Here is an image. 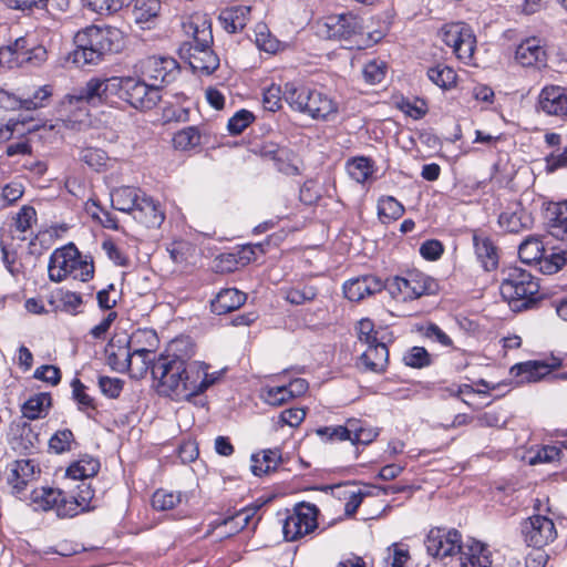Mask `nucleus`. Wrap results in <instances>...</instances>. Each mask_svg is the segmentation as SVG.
<instances>
[{"label": "nucleus", "mask_w": 567, "mask_h": 567, "mask_svg": "<svg viewBox=\"0 0 567 567\" xmlns=\"http://www.w3.org/2000/svg\"><path fill=\"white\" fill-rule=\"evenodd\" d=\"M522 533L528 546L542 548L553 543L557 530L553 519L544 515H533L522 523Z\"/></svg>", "instance_id": "obj_14"}, {"label": "nucleus", "mask_w": 567, "mask_h": 567, "mask_svg": "<svg viewBox=\"0 0 567 567\" xmlns=\"http://www.w3.org/2000/svg\"><path fill=\"white\" fill-rule=\"evenodd\" d=\"M461 534L456 529L433 528L425 539L427 553L435 558H445L462 551Z\"/></svg>", "instance_id": "obj_15"}, {"label": "nucleus", "mask_w": 567, "mask_h": 567, "mask_svg": "<svg viewBox=\"0 0 567 567\" xmlns=\"http://www.w3.org/2000/svg\"><path fill=\"white\" fill-rule=\"evenodd\" d=\"M128 341L133 348V354L143 359L138 367V372L143 373L147 370L150 355L157 349V334L152 329H141L128 337Z\"/></svg>", "instance_id": "obj_22"}, {"label": "nucleus", "mask_w": 567, "mask_h": 567, "mask_svg": "<svg viewBox=\"0 0 567 567\" xmlns=\"http://www.w3.org/2000/svg\"><path fill=\"white\" fill-rule=\"evenodd\" d=\"M100 470L99 460L91 455L84 454L79 460L70 464L65 475L71 480H81L82 482L95 476Z\"/></svg>", "instance_id": "obj_36"}, {"label": "nucleus", "mask_w": 567, "mask_h": 567, "mask_svg": "<svg viewBox=\"0 0 567 567\" xmlns=\"http://www.w3.org/2000/svg\"><path fill=\"white\" fill-rule=\"evenodd\" d=\"M51 406V396L47 393H39L31 396L22 406V414L29 420L43 417Z\"/></svg>", "instance_id": "obj_41"}, {"label": "nucleus", "mask_w": 567, "mask_h": 567, "mask_svg": "<svg viewBox=\"0 0 567 567\" xmlns=\"http://www.w3.org/2000/svg\"><path fill=\"white\" fill-rule=\"evenodd\" d=\"M161 10V0H134L132 14L141 29H152L158 21Z\"/></svg>", "instance_id": "obj_28"}, {"label": "nucleus", "mask_w": 567, "mask_h": 567, "mask_svg": "<svg viewBox=\"0 0 567 567\" xmlns=\"http://www.w3.org/2000/svg\"><path fill=\"white\" fill-rule=\"evenodd\" d=\"M385 288V284L375 276H363L350 279L343 286L344 296L351 301H360Z\"/></svg>", "instance_id": "obj_23"}, {"label": "nucleus", "mask_w": 567, "mask_h": 567, "mask_svg": "<svg viewBox=\"0 0 567 567\" xmlns=\"http://www.w3.org/2000/svg\"><path fill=\"white\" fill-rule=\"evenodd\" d=\"M183 501L182 493H174L166 489H158L153 494L152 506L157 511L173 509Z\"/></svg>", "instance_id": "obj_47"}, {"label": "nucleus", "mask_w": 567, "mask_h": 567, "mask_svg": "<svg viewBox=\"0 0 567 567\" xmlns=\"http://www.w3.org/2000/svg\"><path fill=\"white\" fill-rule=\"evenodd\" d=\"M545 248L537 237H528L518 247V256L522 262L532 265L543 260Z\"/></svg>", "instance_id": "obj_42"}, {"label": "nucleus", "mask_w": 567, "mask_h": 567, "mask_svg": "<svg viewBox=\"0 0 567 567\" xmlns=\"http://www.w3.org/2000/svg\"><path fill=\"white\" fill-rule=\"evenodd\" d=\"M545 50L540 40L528 38L519 43L515 51V60L522 66H534L545 62Z\"/></svg>", "instance_id": "obj_29"}, {"label": "nucleus", "mask_w": 567, "mask_h": 567, "mask_svg": "<svg viewBox=\"0 0 567 567\" xmlns=\"http://www.w3.org/2000/svg\"><path fill=\"white\" fill-rule=\"evenodd\" d=\"M318 436L326 441H351V420L346 426H323L316 430Z\"/></svg>", "instance_id": "obj_52"}, {"label": "nucleus", "mask_w": 567, "mask_h": 567, "mask_svg": "<svg viewBox=\"0 0 567 567\" xmlns=\"http://www.w3.org/2000/svg\"><path fill=\"white\" fill-rule=\"evenodd\" d=\"M280 293L289 303L300 306L312 301L317 297V289L309 285L288 286L282 287Z\"/></svg>", "instance_id": "obj_40"}, {"label": "nucleus", "mask_w": 567, "mask_h": 567, "mask_svg": "<svg viewBox=\"0 0 567 567\" xmlns=\"http://www.w3.org/2000/svg\"><path fill=\"white\" fill-rule=\"evenodd\" d=\"M37 221L35 209L31 206H23L19 213L1 229L0 247L2 259L8 270L13 272L10 265L14 260V241H24L33 235L32 226Z\"/></svg>", "instance_id": "obj_6"}, {"label": "nucleus", "mask_w": 567, "mask_h": 567, "mask_svg": "<svg viewBox=\"0 0 567 567\" xmlns=\"http://www.w3.org/2000/svg\"><path fill=\"white\" fill-rule=\"evenodd\" d=\"M246 301V295L236 288L220 290L215 297V312L227 313L238 309Z\"/></svg>", "instance_id": "obj_37"}, {"label": "nucleus", "mask_w": 567, "mask_h": 567, "mask_svg": "<svg viewBox=\"0 0 567 567\" xmlns=\"http://www.w3.org/2000/svg\"><path fill=\"white\" fill-rule=\"evenodd\" d=\"M255 115L248 110L237 111L227 123V130L231 135H238L243 133L252 122Z\"/></svg>", "instance_id": "obj_53"}, {"label": "nucleus", "mask_w": 567, "mask_h": 567, "mask_svg": "<svg viewBox=\"0 0 567 567\" xmlns=\"http://www.w3.org/2000/svg\"><path fill=\"white\" fill-rule=\"evenodd\" d=\"M357 334L359 341L367 344V347L381 342L379 331L375 330L374 323L368 318L361 319L358 322Z\"/></svg>", "instance_id": "obj_55"}, {"label": "nucleus", "mask_w": 567, "mask_h": 567, "mask_svg": "<svg viewBox=\"0 0 567 567\" xmlns=\"http://www.w3.org/2000/svg\"><path fill=\"white\" fill-rule=\"evenodd\" d=\"M24 134V125L21 122L9 120L7 122L0 121V143L8 142L14 136H22Z\"/></svg>", "instance_id": "obj_63"}, {"label": "nucleus", "mask_w": 567, "mask_h": 567, "mask_svg": "<svg viewBox=\"0 0 567 567\" xmlns=\"http://www.w3.org/2000/svg\"><path fill=\"white\" fill-rule=\"evenodd\" d=\"M538 107L547 115L567 116V87L547 85L538 95Z\"/></svg>", "instance_id": "obj_19"}, {"label": "nucleus", "mask_w": 567, "mask_h": 567, "mask_svg": "<svg viewBox=\"0 0 567 567\" xmlns=\"http://www.w3.org/2000/svg\"><path fill=\"white\" fill-rule=\"evenodd\" d=\"M499 290L508 303H514L516 308H527L536 300L539 284L528 271L514 267L503 278Z\"/></svg>", "instance_id": "obj_7"}, {"label": "nucleus", "mask_w": 567, "mask_h": 567, "mask_svg": "<svg viewBox=\"0 0 567 567\" xmlns=\"http://www.w3.org/2000/svg\"><path fill=\"white\" fill-rule=\"evenodd\" d=\"M73 442L74 436L70 430H60L50 439L49 447L55 454H62L71 450Z\"/></svg>", "instance_id": "obj_54"}, {"label": "nucleus", "mask_w": 567, "mask_h": 567, "mask_svg": "<svg viewBox=\"0 0 567 567\" xmlns=\"http://www.w3.org/2000/svg\"><path fill=\"white\" fill-rule=\"evenodd\" d=\"M528 221L529 217L518 205L507 208L498 217L499 226L508 233H518L527 226Z\"/></svg>", "instance_id": "obj_39"}, {"label": "nucleus", "mask_w": 567, "mask_h": 567, "mask_svg": "<svg viewBox=\"0 0 567 567\" xmlns=\"http://www.w3.org/2000/svg\"><path fill=\"white\" fill-rule=\"evenodd\" d=\"M33 502L42 511H54L61 518L73 517L78 514L93 508L94 489L91 484L83 481L78 486L76 495L68 497L62 491L54 488H42L34 492Z\"/></svg>", "instance_id": "obj_4"}, {"label": "nucleus", "mask_w": 567, "mask_h": 567, "mask_svg": "<svg viewBox=\"0 0 567 567\" xmlns=\"http://www.w3.org/2000/svg\"><path fill=\"white\" fill-rule=\"evenodd\" d=\"M132 216L146 227H158L165 218L159 205L144 194L141 195Z\"/></svg>", "instance_id": "obj_26"}, {"label": "nucleus", "mask_w": 567, "mask_h": 567, "mask_svg": "<svg viewBox=\"0 0 567 567\" xmlns=\"http://www.w3.org/2000/svg\"><path fill=\"white\" fill-rule=\"evenodd\" d=\"M123 92L124 76L92 78L79 90L78 94L71 95V99L91 104L115 106L123 101Z\"/></svg>", "instance_id": "obj_9"}, {"label": "nucleus", "mask_w": 567, "mask_h": 567, "mask_svg": "<svg viewBox=\"0 0 567 567\" xmlns=\"http://www.w3.org/2000/svg\"><path fill=\"white\" fill-rule=\"evenodd\" d=\"M388 551V557L384 559L386 567H403L410 558L408 548L399 544H392Z\"/></svg>", "instance_id": "obj_59"}, {"label": "nucleus", "mask_w": 567, "mask_h": 567, "mask_svg": "<svg viewBox=\"0 0 567 567\" xmlns=\"http://www.w3.org/2000/svg\"><path fill=\"white\" fill-rule=\"evenodd\" d=\"M79 158L95 172L112 168L116 163V159L110 157L105 151L92 146L82 147L79 153Z\"/></svg>", "instance_id": "obj_34"}, {"label": "nucleus", "mask_w": 567, "mask_h": 567, "mask_svg": "<svg viewBox=\"0 0 567 567\" xmlns=\"http://www.w3.org/2000/svg\"><path fill=\"white\" fill-rule=\"evenodd\" d=\"M18 62L21 66H39L48 59L47 49L39 44L33 34H25L13 42Z\"/></svg>", "instance_id": "obj_18"}, {"label": "nucleus", "mask_w": 567, "mask_h": 567, "mask_svg": "<svg viewBox=\"0 0 567 567\" xmlns=\"http://www.w3.org/2000/svg\"><path fill=\"white\" fill-rule=\"evenodd\" d=\"M551 368L543 361H525L512 367L511 373L519 378V382H537L550 374Z\"/></svg>", "instance_id": "obj_31"}, {"label": "nucleus", "mask_w": 567, "mask_h": 567, "mask_svg": "<svg viewBox=\"0 0 567 567\" xmlns=\"http://www.w3.org/2000/svg\"><path fill=\"white\" fill-rule=\"evenodd\" d=\"M194 24V45L184 44L179 49V55L182 59L188 61V64L193 72L199 76H209L212 74L210 63L213 61V51L210 43L213 42V29L212 24L206 21L203 22V28H199L198 22Z\"/></svg>", "instance_id": "obj_8"}, {"label": "nucleus", "mask_w": 567, "mask_h": 567, "mask_svg": "<svg viewBox=\"0 0 567 567\" xmlns=\"http://www.w3.org/2000/svg\"><path fill=\"white\" fill-rule=\"evenodd\" d=\"M209 364L193 362L186 365L185 361L171 355H162L153 364L152 374L158 381L157 390L161 394L175 400H189L203 393L212 383L208 370Z\"/></svg>", "instance_id": "obj_1"}, {"label": "nucleus", "mask_w": 567, "mask_h": 567, "mask_svg": "<svg viewBox=\"0 0 567 567\" xmlns=\"http://www.w3.org/2000/svg\"><path fill=\"white\" fill-rule=\"evenodd\" d=\"M49 278L54 282L66 279L87 281L93 277V265L83 259L73 244L55 249L48 266Z\"/></svg>", "instance_id": "obj_5"}, {"label": "nucleus", "mask_w": 567, "mask_h": 567, "mask_svg": "<svg viewBox=\"0 0 567 567\" xmlns=\"http://www.w3.org/2000/svg\"><path fill=\"white\" fill-rule=\"evenodd\" d=\"M363 78L369 84H378L380 83L385 75V65L380 61H370L363 68Z\"/></svg>", "instance_id": "obj_60"}, {"label": "nucleus", "mask_w": 567, "mask_h": 567, "mask_svg": "<svg viewBox=\"0 0 567 567\" xmlns=\"http://www.w3.org/2000/svg\"><path fill=\"white\" fill-rule=\"evenodd\" d=\"M105 352L109 365L118 372L127 371L133 365V358H136L127 336L113 338Z\"/></svg>", "instance_id": "obj_20"}, {"label": "nucleus", "mask_w": 567, "mask_h": 567, "mask_svg": "<svg viewBox=\"0 0 567 567\" xmlns=\"http://www.w3.org/2000/svg\"><path fill=\"white\" fill-rule=\"evenodd\" d=\"M379 435V432L371 427L365 426L361 421L351 420V442L353 444H370Z\"/></svg>", "instance_id": "obj_49"}, {"label": "nucleus", "mask_w": 567, "mask_h": 567, "mask_svg": "<svg viewBox=\"0 0 567 567\" xmlns=\"http://www.w3.org/2000/svg\"><path fill=\"white\" fill-rule=\"evenodd\" d=\"M475 254L485 270H494L498 264L496 247L486 236L475 234L473 236Z\"/></svg>", "instance_id": "obj_35"}, {"label": "nucleus", "mask_w": 567, "mask_h": 567, "mask_svg": "<svg viewBox=\"0 0 567 567\" xmlns=\"http://www.w3.org/2000/svg\"><path fill=\"white\" fill-rule=\"evenodd\" d=\"M361 30L360 19L352 13L329 16L319 23V33L333 40H348Z\"/></svg>", "instance_id": "obj_16"}, {"label": "nucleus", "mask_w": 567, "mask_h": 567, "mask_svg": "<svg viewBox=\"0 0 567 567\" xmlns=\"http://www.w3.org/2000/svg\"><path fill=\"white\" fill-rule=\"evenodd\" d=\"M406 365L412 368H424L431 364V357L425 348L413 347L403 357Z\"/></svg>", "instance_id": "obj_56"}, {"label": "nucleus", "mask_w": 567, "mask_h": 567, "mask_svg": "<svg viewBox=\"0 0 567 567\" xmlns=\"http://www.w3.org/2000/svg\"><path fill=\"white\" fill-rule=\"evenodd\" d=\"M349 175L357 183H364L372 174V164L369 158L357 157L348 162Z\"/></svg>", "instance_id": "obj_46"}, {"label": "nucleus", "mask_w": 567, "mask_h": 567, "mask_svg": "<svg viewBox=\"0 0 567 567\" xmlns=\"http://www.w3.org/2000/svg\"><path fill=\"white\" fill-rule=\"evenodd\" d=\"M142 73L161 89L162 84H169L176 79L179 68L173 58L150 56L143 63Z\"/></svg>", "instance_id": "obj_17"}, {"label": "nucleus", "mask_w": 567, "mask_h": 567, "mask_svg": "<svg viewBox=\"0 0 567 567\" xmlns=\"http://www.w3.org/2000/svg\"><path fill=\"white\" fill-rule=\"evenodd\" d=\"M123 34L117 28L90 25L74 35L75 49L69 53L68 61L82 68L100 63L104 55L120 51Z\"/></svg>", "instance_id": "obj_2"}, {"label": "nucleus", "mask_w": 567, "mask_h": 567, "mask_svg": "<svg viewBox=\"0 0 567 567\" xmlns=\"http://www.w3.org/2000/svg\"><path fill=\"white\" fill-rule=\"evenodd\" d=\"M250 14V7L237 6L220 12L218 20L228 33H236L245 28Z\"/></svg>", "instance_id": "obj_33"}, {"label": "nucleus", "mask_w": 567, "mask_h": 567, "mask_svg": "<svg viewBox=\"0 0 567 567\" xmlns=\"http://www.w3.org/2000/svg\"><path fill=\"white\" fill-rule=\"evenodd\" d=\"M385 289L393 298L409 301L434 293L437 290V284L423 272L411 271L404 277L389 279Z\"/></svg>", "instance_id": "obj_11"}, {"label": "nucleus", "mask_w": 567, "mask_h": 567, "mask_svg": "<svg viewBox=\"0 0 567 567\" xmlns=\"http://www.w3.org/2000/svg\"><path fill=\"white\" fill-rule=\"evenodd\" d=\"M403 213V205L392 196L381 197L378 202V215L383 223L396 220Z\"/></svg>", "instance_id": "obj_44"}, {"label": "nucleus", "mask_w": 567, "mask_h": 567, "mask_svg": "<svg viewBox=\"0 0 567 567\" xmlns=\"http://www.w3.org/2000/svg\"><path fill=\"white\" fill-rule=\"evenodd\" d=\"M318 509L311 504H300L289 513L282 524L284 537L287 542L298 540L318 527Z\"/></svg>", "instance_id": "obj_13"}, {"label": "nucleus", "mask_w": 567, "mask_h": 567, "mask_svg": "<svg viewBox=\"0 0 567 567\" xmlns=\"http://www.w3.org/2000/svg\"><path fill=\"white\" fill-rule=\"evenodd\" d=\"M40 470L31 460H17L8 465L7 483L14 493L22 492L32 483Z\"/></svg>", "instance_id": "obj_21"}, {"label": "nucleus", "mask_w": 567, "mask_h": 567, "mask_svg": "<svg viewBox=\"0 0 567 567\" xmlns=\"http://www.w3.org/2000/svg\"><path fill=\"white\" fill-rule=\"evenodd\" d=\"M257 152L261 157L274 161L277 168L285 174H292L297 171V167L290 163L292 153L287 147L267 141L259 145Z\"/></svg>", "instance_id": "obj_27"}, {"label": "nucleus", "mask_w": 567, "mask_h": 567, "mask_svg": "<svg viewBox=\"0 0 567 567\" xmlns=\"http://www.w3.org/2000/svg\"><path fill=\"white\" fill-rule=\"evenodd\" d=\"M240 267L235 250L227 254H220L215 258V272H233Z\"/></svg>", "instance_id": "obj_62"}, {"label": "nucleus", "mask_w": 567, "mask_h": 567, "mask_svg": "<svg viewBox=\"0 0 567 567\" xmlns=\"http://www.w3.org/2000/svg\"><path fill=\"white\" fill-rule=\"evenodd\" d=\"M439 37L452 49L455 56L467 65H474V53L476 50V37L472 28L464 22H452L444 24Z\"/></svg>", "instance_id": "obj_10"}, {"label": "nucleus", "mask_w": 567, "mask_h": 567, "mask_svg": "<svg viewBox=\"0 0 567 567\" xmlns=\"http://www.w3.org/2000/svg\"><path fill=\"white\" fill-rule=\"evenodd\" d=\"M162 95L157 83L147 84L145 81L124 76L123 101L137 111L154 109Z\"/></svg>", "instance_id": "obj_12"}, {"label": "nucleus", "mask_w": 567, "mask_h": 567, "mask_svg": "<svg viewBox=\"0 0 567 567\" xmlns=\"http://www.w3.org/2000/svg\"><path fill=\"white\" fill-rule=\"evenodd\" d=\"M429 80L443 90H451L456 85L457 74L451 66L437 64L427 70Z\"/></svg>", "instance_id": "obj_43"}, {"label": "nucleus", "mask_w": 567, "mask_h": 567, "mask_svg": "<svg viewBox=\"0 0 567 567\" xmlns=\"http://www.w3.org/2000/svg\"><path fill=\"white\" fill-rule=\"evenodd\" d=\"M281 462V451L277 447L262 450L250 456V470L255 476L275 471Z\"/></svg>", "instance_id": "obj_32"}, {"label": "nucleus", "mask_w": 567, "mask_h": 567, "mask_svg": "<svg viewBox=\"0 0 567 567\" xmlns=\"http://www.w3.org/2000/svg\"><path fill=\"white\" fill-rule=\"evenodd\" d=\"M560 457V450L553 445L543 446L538 450L533 456L529 457V464H542V463H553L558 461Z\"/></svg>", "instance_id": "obj_61"}, {"label": "nucleus", "mask_w": 567, "mask_h": 567, "mask_svg": "<svg viewBox=\"0 0 567 567\" xmlns=\"http://www.w3.org/2000/svg\"><path fill=\"white\" fill-rule=\"evenodd\" d=\"M360 363L367 371L381 373L385 370L389 360V350L384 342L368 346L360 357Z\"/></svg>", "instance_id": "obj_30"}, {"label": "nucleus", "mask_w": 567, "mask_h": 567, "mask_svg": "<svg viewBox=\"0 0 567 567\" xmlns=\"http://www.w3.org/2000/svg\"><path fill=\"white\" fill-rule=\"evenodd\" d=\"M567 262V251L559 250L544 256L540 261V270L545 274H555Z\"/></svg>", "instance_id": "obj_57"}, {"label": "nucleus", "mask_w": 567, "mask_h": 567, "mask_svg": "<svg viewBox=\"0 0 567 567\" xmlns=\"http://www.w3.org/2000/svg\"><path fill=\"white\" fill-rule=\"evenodd\" d=\"M248 520L249 514L243 508L219 515L215 518V537L224 539L235 535L248 524Z\"/></svg>", "instance_id": "obj_25"}, {"label": "nucleus", "mask_w": 567, "mask_h": 567, "mask_svg": "<svg viewBox=\"0 0 567 567\" xmlns=\"http://www.w3.org/2000/svg\"><path fill=\"white\" fill-rule=\"evenodd\" d=\"M284 99L289 106L313 120L332 121L339 113V104L328 93L307 86L286 83Z\"/></svg>", "instance_id": "obj_3"}, {"label": "nucleus", "mask_w": 567, "mask_h": 567, "mask_svg": "<svg viewBox=\"0 0 567 567\" xmlns=\"http://www.w3.org/2000/svg\"><path fill=\"white\" fill-rule=\"evenodd\" d=\"M128 0H82L89 10L99 14H110L121 10Z\"/></svg>", "instance_id": "obj_50"}, {"label": "nucleus", "mask_w": 567, "mask_h": 567, "mask_svg": "<svg viewBox=\"0 0 567 567\" xmlns=\"http://www.w3.org/2000/svg\"><path fill=\"white\" fill-rule=\"evenodd\" d=\"M73 398L78 402L79 409L84 412L89 417H93V412L96 410L94 399L85 392V386L80 380L72 382Z\"/></svg>", "instance_id": "obj_48"}, {"label": "nucleus", "mask_w": 567, "mask_h": 567, "mask_svg": "<svg viewBox=\"0 0 567 567\" xmlns=\"http://www.w3.org/2000/svg\"><path fill=\"white\" fill-rule=\"evenodd\" d=\"M267 243L247 244L235 249L236 257L240 267L256 261L257 258L266 252L265 246Z\"/></svg>", "instance_id": "obj_51"}, {"label": "nucleus", "mask_w": 567, "mask_h": 567, "mask_svg": "<svg viewBox=\"0 0 567 567\" xmlns=\"http://www.w3.org/2000/svg\"><path fill=\"white\" fill-rule=\"evenodd\" d=\"M200 142L202 135L195 126L185 127L173 136V146L179 151L193 150L197 147Z\"/></svg>", "instance_id": "obj_45"}, {"label": "nucleus", "mask_w": 567, "mask_h": 567, "mask_svg": "<svg viewBox=\"0 0 567 567\" xmlns=\"http://www.w3.org/2000/svg\"><path fill=\"white\" fill-rule=\"evenodd\" d=\"M167 251L173 262L181 265L188 260L192 246L185 241H175L167 248Z\"/></svg>", "instance_id": "obj_64"}, {"label": "nucleus", "mask_w": 567, "mask_h": 567, "mask_svg": "<svg viewBox=\"0 0 567 567\" xmlns=\"http://www.w3.org/2000/svg\"><path fill=\"white\" fill-rule=\"evenodd\" d=\"M142 193L133 187H120L111 193L112 206L123 213L133 214Z\"/></svg>", "instance_id": "obj_38"}, {"label": "nucleus", "mask_w": 567, "mask_h": 567, "mask_svg": "<svg viewBox=\"0 0 567 567\" xmlns=\"http://www.w3.org/2000/svg\"><path fill=\"white\" fill-rule=\"evenodd\" d=\"M284 96V92L281 87L276 84H271L269 87L265 89L262 94V105L264 109L270 112H276L281 107V99Z\"/></svg>", "instance_id": "obj_58"}, {"label": "nucleus", "mask_w": 567, "mask_h": 567, "mask_svg": "<svg viewBox=\"0 0 567 567\" xmlns=\"http://www.w3.org/2000/svg\"><path fill=\"white\" fill-rule=\"evenodd\" d=\"M461 567H495L489 547L476 539H470L461 551Z\"/></svg>", "instance_id": "obj_24"}]
</instances>
